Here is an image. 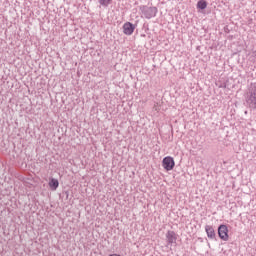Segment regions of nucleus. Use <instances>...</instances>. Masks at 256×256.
I'll return each mask as SVG.
<instances>
[{
  "instance_id": "1",
  "label": "nucleus",
  "mask_w": 256,
  "mask_h": 256,
  "mask_svg": "<svg viewBox=\"0 0 256 256\" xmlns=\"http://www.w3.org/2000/svg\"><path fill=\"white\" fill-rule=\"evenodd\" d=\"M245 101L249 109H256V83L251 84L245 96Z\"/></svg>"
},
{
  "instance_id": "2",
  "label": "nucleus",
  "mask_w": 256,
  "mask_h": 256,
  "mask_svg": "<svg viewBox=\"0 0 256 256\" xmlns=\"http://www.w3.org/2000/svg\"><path fill=\"white\" fill-rule=\"evenodd\" d=\"M139 9L145 19H153V17H157V13L159 11L157 7H149L145 5L140 6Z\"/></svg>"
},
{
  "instance_id": "3",
  "label": "nucleus",
  "mask_w": 256,
  "mask_h": 256,
  "mask_svg": "<svg viewBox=\"0 0 256 256\" xmlns=\"http://www.w3.org/2000/svg\"><path fill=\"white\" fill-rule=\"evenodd\" d=\"M162 167H164L165 171H173V169H175V159L171 156L164 157Z\"/></svg>"
},
{
  "instance_id": "4",
  "label": "nucleus",
  "mask_w": 256,
  "mask_h": 256,
  "mask_svg": "<svg viewBox=\"0 0 256 256\" xmlns=\"http://www.w3.org/2000/svg\"><path fill=\"white\" fill-rule=\"evenodd\" d=\"M218 236L222 241H229V228L225 224L218 226Z\"/></svg>"
},
{
  "instance_id": "5",
  "label": "nucleus",
  "mask_w": 256,
  "mask_h": 256,
  "mask_svg": "<svg viewBox=\"0 0 256 256\" xmlns=\"http://www.w3.org/2000/svg\"><path fill=\"white\" fill-rule=\"evenodd\" d=\"M177 237H179V235H177V233H175V231L168 230L166 233L167 245H177Z\"/></svg>"
},
{
  "instance_id": "6",
  "label": "nucleus",
  "mask_w": 256,
  "mask_h": 256,
  "mask_svg": "<svg viewBox=\"0 0 256 256\" xmlns=\"http://www.w3.org/2000/svg\"><path fill=\"white\" fill-rule=\"evenodd\" d=\"M123 33L124 35H133V33H135V24L131 23V22H125L123 27Z\"/></svg>"
},
{
  "instance_id": "7",
  "label": "nucleus",
  "mask_w": 256,
  "mask_h": 256,
  "mask_svg": "<svg viewBox=\"0 0 256 256\" xmlns=\"http://www.w3.org/2000/svg\"><path fill=\"white\" fill-rule=\"evenodd\" d=\"M205 231L208 239H211L212 241H217V233H215V229L211 225L205 226Z\"/></svg>"
},
{
  "instance_id": "8",
  "label": "nucleus",
  "mask_w": 256,
  "mask_h": 256,
  "mask_svg": "<svg viewBox=\"0 0 256 256\" xmlns=\"http://www.w3.org/2000/svg\"><path fill=\"white\" fill-rule=\"evenodd\" d=\"M48 185H49L51 191H57V189L59 188V180H57L55 178H51Z\"/></svg>"
},
{
  "instance_id": "9",
  "label": "nucleus",
  "mask_w": 256,
  "mask_h": 256,
  "mask_svg": "<svg viewBox=\"0 0 256 256\" xmlns=\"http://www.w3.org/2000/svg\"><path fill=\"white\" fill-rule=\"evenodd\" d=\"M207 5L208 4H207L206 0H199L197 2L196 7H197V9H200L201 11H203V10L207 9Z\"/></svg>"
},
{
  "instance_id": "10",
  "label": "nucleus",
  "mask_w": 256,
  "mask_h": 256,
  "mask_svg": "<svg viewBox=\"0 0 256 256\" xmlns=\"http://www.w3.org/2000/svg\"><path fill=\"white\" fill-rule=\"evenodd\" d=\"M99 5H101V7H104L105 9H107V7H109V5H111V3H113V0H98Z\"/></svg>"
}]
</instances>
